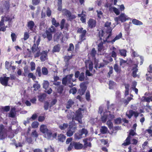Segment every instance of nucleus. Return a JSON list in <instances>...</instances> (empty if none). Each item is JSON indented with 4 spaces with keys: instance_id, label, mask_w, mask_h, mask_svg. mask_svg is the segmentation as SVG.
Returning a JSON list of instances; mask_svg holds the SVG:
<instances>
[{
    "instance_id": "f257e3e1",
    "label": "nucleus",
    "mask_w": 152,
    "mask_h": 152,
    "mask_svg": "<svg viewBox=\"0 0 152 152\" xmlns=\"http://www.w3.org/2000/svg\"><path fill=\"white\" fill-rule=\"evenodd\" d=\"M99 113L101 115V120L103 122H105L107 119L110 120L114 117V115L110 114V111L107 112L106 110L103 109L102 107H99Z\"/></svg>"
},
{
    "instance_id": "f03ea898",
    "label": "nucleus",
    "mask_w": 152,
    "mask_h": 152,
    "mask_svg": "<svg viewBox=\"0 0 152 152\" xmlns=\"http://www.w3.org/2000/svg\"><path fill=\"white\" fill-rule=\"evenodd\" d=\"M111 23L109 22H107L104 25V29L106 31V32L109 34L107 37L105 39L104 38L103 40L104 42H110V41L107 40L108 39L111 35V31L112 28L110 26Z\"/></svg>"
},
{
    "instance_id": "7ed1b4c3",
    "label": "nucleus",
    "mask_w": 152,
    "mask_h": 152,
    "mask_svg": "<svg viewBox=\"0 0 152 152\" xmlns=\"http://www.w3.org/2000/svg\"><path fill=\"white\" fill-rule=\"evenodd\" d=\"M40 130L41 132L45 134L46 137L49 139H50L52 135V132L50 130L48 129L46 125L44 124L41 125L40 128Z\"/></svg>"
},
{
    "instance_id": "20e7f679",
    "label": "nucleus",
    "mask_w": 152,
    "mask_h": 152,
    "mask_svg": "<svg viewBox=\"0 0 152 152\" xmlns=\"http://www.w3.org/2000/svg\"><path fill=\"white\" fill-rule=\"evenodd\" d=\"M88 133L87 130L85 129H83L80 130L77 133L74 135L75 139L76 140H79L83 137L86 136Z\"/></svg>"
},
{
    "instance_id": "39448f33",
    "label": "nucleus",
    "mask_w": 152,
    "mask_h": 152,
    "mask_svg": "<svg viewBox=\"0 0 152 152\" xmlns=\"http://www.w3.org/2000/svg\"><path fill=\"white\" fill-rule=\"evenodd\" d=\"M129 19L131 20H132L131 19L128 17V16L124 13H121L119 16L115 18V20L117 22L118 21H120L122 22H124L127 20H129Z\"/></svg>"
},
{
    "instance_id": "423d86ee",
    "label": "nucleus",
    "mask_w": 152,
    "mask_h": 152,
    "mask_svg": "<svg viewBox=\"0 0 152 152\" xmlns=\"http://www.w3.org/2000/svg\"><path fill=\"white\" fill-rule=\"evenodd\" d=\"M77 33L80 34V38L81 41L86 39V34L87 33L86 30L84 29L83 28H78L77 30Z\"/></svg>"
},
{
    "instance_id": "0eeeda50",
    "label": "nucleus",
    "mask_w": 152,
    "mask_h": 152,
    "mask_svg": "<svg viewBox=\"0 0 152 152\" xmlns=\"http://www.w3.org/2000/svg\"><path fill=\"white\" fill-rule=\"evenodd\" d=\"M81 110L83 111L80 108H79L78 110H77L76 112V115L75 117V118H72V120L75 119L78 121L79 123L82 124V118L83 117V115L82 114V112Z\"/></svg>"
},
{
    "instance_id": "6e6552de",
    "label": "nucleus",
    "mask_w": 152,
    "mask_h": 152,
    "mask_svg": "<svg viewBox=\"0 0 152 152\" xmlns=\"http://www.w3.org/2000/svg\"><path fill=\"white\" fill-rule=\"evenodd\" d=\"M63 12L69 20H71L76 18L75 15H72L70 11L66 9L63 10Z\"/></svg>"
},
{
    "instance_id": "1a4fd4ad",
    "label": "nucleus",
    "mask_w": 152,
    "mask_h": 152,
    "mask_svg": "<svg viewBox=\"0 0 152 152\" xmlns=\"http://www.w3.org/2000/svg\"><path fill=\"white\" fill-rule=\"evenodd\" d=\"M76 129V127L75 125H69V129L66 132L67 136L68 137L72 136L74 133L75 132Z\"/></svg>"
},
{
    "instance_id": "9d476101",
    "label": "nucleus",
    "mask_w": 152,
    "mask_h": 152,
    "mask_svg": "<svg viewBox=\"0 0 152 152\" xmlns=\"http://www.w3.org/2000/svg\"><path fill=\"white\" fill-rule=\"evenodd\" d=\"M88 83L87 82H86L82 83L80 84V88L79 90V92L81 95H83L84 94L87 88L86 84H87Z\"/></svg>"
},
{
    "instance_id": "9b49d317",
    "label": "nucleus",
    "mask_w": 152,
    "mask_h": 152,
    "mask_svg": "<svg viewBox=\"0 0 152 152\" xmlns=\"http://www.w3.org/2000/svg\"><path fill=\"white\" fill-rule=\"evenodd\" d=\"M7 136L4 131V126L2 125H0V140H3Z\"/></svg>"
},
{
    "instance_id": "f8f14e48",
    "label": "nucleus",
    "mask_w": 152,
    "mask_h": 152,
    "mask_svg": "<svg viewBox=\"0 0 152 152\" xmlns=\"http://www.w3.org/2000/svg\"><path fill=\"white\" fill-rule=\"evenodd\" d=\"M138 113L137 112L134 111L132 110L128 111L126 113V115L129 118H130L133 115L135 117H137L138 116Z\"/></svg>"
},
{
    "instance_id": "ddd939ff",
    "label": "nucleus",
    "mask_w": 152,
    "mask_h": 152,
    "mask_svg": "<svg viewBox=\"0 0 152 152\" xmlns=\"http://www.w3.org/2000/svg\"><path fill=\"white\" fill-rule=\"evenodd\" d=\"M9 77H0V81L1 84L3 86H7V85L8 81L9 79Z\"/></svg>"
},
{
    "instance_id": "4468645a",
    "label": "nucleus",
    "mask_w": 152,
    "mask_h": 152,
    "mask_svg": "<svg viewBox=\"0 0 152 152\" xmlns=\"http://www.w3.org/2000/svg\"><path fill=\"white\" fill-rule=\"evenodd\" d=\"M63 38V35L61 32H58L56 33L53 37V38L54 41H58L59 39L62 40Z\"/></svg>"
},
{
    "instance_id": "2eb2a0df",
    "label": "nucleus",
    "mask_w": 152,
    "mask_h": 152,
    "mask_svg": "<svg viewBox=\"0 0 152 152\" xmlns=\"http://www.w3.org/2000/svg\"><path fill=\"white\" fill-rule=\"evenodd\" d=\"M40 60L42 61H44L47 59V52L43 51L41 53Z\"/></svg>"
},
{
    "instance_id": "dca6fc26",
    "label": "nucleus",
    "mask_w": 152,
    "mask_h": 152,
    "mask_svg": "<svg viewBox=\"0 0 152 152\" xmlns=\"http://www.w3.org/2000/svg\"><path fill=\"white\" fill-rule=\"evenodd\" d=\"M43 36L44 38L47 37L49 41L51 40L52 38V34L47 30L46 31L45 34H43Z\"/></svg>"
},
{
    "instance_id": "f3484780",
    "label": "nucleus",
    "mask_w": 152,
    "mask_h": 152,
    "mask_svg": "<svg viewBox=\"0 0 152 152\" xmlns=\"http://www.w3.org/2000/svg\"><path fill=\"white\" fill-rule=\"evenodd\" d=\"M96 22L95 20L92 19H90L88 22V26L90 28L95 27Z\"/></svg>"
},
{
    "instance_id": "a211bd4d",
    "label": "nucleus",
    "mask_w": 152,
    "mask_h": 152,
    "mask_svg": "<svg viewBox=\"0 0 152 152\" xmlns=\"http://www.w3.org/2000/svg\"><path fill=\"white\" fill-rule=\"evenodd\" d=\"M16 114L15 109V107H13L11 108L10 112L9 113L8 116L10 117L14 118Z\"/></svg>"
},
{
    "instance_id": "6ab92c4d",
    "label": "nucleus",
    "mask_w": 152,
    "mask_h": 152,
    "mask_svg": "<svg viewBox=\"0 0 152 152\" xmlns=\"http://www.w3.org/2000/svg\"><path fill=\"white\" fill-rule=\"evenodd\" d=\"M141 101L143 102H149L150 101H152V96L146 97L143 96L141 98Z\"/></svg>"
},
{
    "instance_id": "aec40b11",
    "label": "nucleus",
    "mask_w": 152,
    "mask_h": 152,
    "mask_svg": "<svg viewBox=\"0 0 152 152\" xmlns=\"http://www.w3.org/2000/svg\"><path fill=\"white\" fill-rule=\"evenodd\" d=\"M34 25L35 24L34 22L32 20H30L28 22L27 26L31 31L33 30Z\"/></svg>"
},
{
    "instance_id": "412c9836",
    "label": "nucleus",
    "mask_w": 152,
    "mask_h": 152,
    "mask_svg": "<svg viewBox=\"0 0 152 152\" xmlns=\"http://www.w3.org/2000/svg\"><path fill=\"white\" fill-rule=\"evenodd\" d=\"M115 71L117 73H120L121 72V67L117 64H115L114 66Z\"/></svg>"
},
{
    "instance_id": "4be33fe9",
    "label": "nucleus",
    "mask_w": 152,
    "mask_h": 152,
    "mask_svg": "<svg viewBox=\"0 0 152 152\" xmlns=\"http://www.w3.org/2000/svg\"><path fill=\"white\" fill-rule=\"evenodd\" d=\"M131 139L130 136H129L124 141V143L122 144V145L124 146H126L130 144H131Z\"/></svg>"
},
{
    "instance_id": "5701e85b",
    "label": "nucleus",
    "mask_w": 152,
    "mask_h": 152,
    "mask_svg": "<svg viewBox=\"0 0 152 152\" xmlns=\"http://www.w3.org/2000/svg\"><path fill=\"white\" fill-rule=\"evenodd\" d=\"M60 45L59 44H57L54 46L52 50L53 52V53L59 52L60 51Z\"/></svg>"
},
{
    "instance_id": "b1692460",
    "label": "nucleus",
    "mask_w": 152,
    "mask_h": 152,
    "mask_svg": "<svg viewBox=\"0 0 152 152\" xmlns=\"http://www.w3.org/2000/svg\"><path fill=\"white\" fill-rule=\"evenodd\" d=\"M132 23L136 25H142V23L139 20L134 19L132 20Z\"/></svg>"
},
{
    "instance_id": "393cba45",
    "label": "nucleus",
    "mask_w": 152,
    "mask_h": 152,
    "mask_svg": "<svg viewBox=\"0 0 152 152\" xmlns=\"http://www.w3.org/2000/svg\"><path fill=\"white\" fill-rule=\"evenodd\" d=\"M66 139V136L63 134H60L58 136V140L61 142H63Z\"/></svg>"
},
{
    "instance_id": "a878e982",
    "label": "nucleus",
    "mask_w": 152,
    "mask_h": 152,
    "mask_svg": "<svg viewBox=\"0 0 152 152\" xmlns=\"http://www.w3.org/2000/svg\"><path fill=\"white\" fill-rule=\"evenodd\" d=\"M138 63H137V64H136L134 65V66L132 69V74L133 76H137L136 75V72L138 71V69L137 68V65Z\"/></svg>"
},
{
    "instance_id": "bb28decb",
    "label": "nucleus",
    "mask_w": 152,
    "mask_h": 152,
    "mask_svg": "<svg viewBox=\"0 0 152 152\" xmlns=\"http://www.w3.org/2000/svg\"><path fill=\"white\" fill-rule=\"evenodd\" d=\"M120 55L124 57L126 56L127 50L124 49H119V50Z\"/></svg>"
},
{
    "instance_id": "cd10ccee",
    "label": "nucleus",
    "mask_w": 152,
    "mask_h": 152,
    "mask_svg": "<svg viewBox=\"0 0 152 152\" xmlns=\"http://www.w3.org/2000/svg\"><path fill=\"white\" fill-rule=\"evenodd\" d=\"M74 147L76 149H80L83 148V145L79 143L74 142Z\"/></svg>"
},
{
    "instance_id": "c85d7f7f",
    "label": "nucleus",
    "mask_w": 152,
    "mask_h": 152,
    "mask_svg": "<svg viewBox=\"0 0 152 152\" xmlns=\"http://www.w3.org/2000/svg\"><path fill=\"white\" fill-rule=\"evenodd\" d=\"M110 12H114L117 15H119L120 14V11L118 9L115 7H112Z\"/></svg>"
},
{
    "instance_id": "c756f323",
    "label": "nucleus",
    "mask_w": 152,
    "mask_h": 152,
    "mask_svg": "<svg viewBox=\"0 0 152 152\" xmlns=\"http://www.w3.org/2000/svg\"><path fill=\"white\" fill-rule=\"evenodd\" d=\"M51 22L52 25L56 27H57L59 26V23L57 22L56 20L54 18H52Z\"/></svg>"
},
{
    "instance_id": "7c9ffc66",
    "label": "nucleus",
    "mask_w": 152,
    "mask_h": 152,
    "mask_svg": "<svg viewBox=\"0 0 152 152\" xmlns=\"http://www.w3.org/2000/svg\"><path fill=\"white\" fill-rule=\"evenodd\" d=\"M122 37V34L120 32L117 35L116 37L111 41L112 43H113L116 40L119 39L121 38Z\"/></svg>"
},
{
    "instance_id": "2f4dec72",
    "label": "nucleus",
    "mask_w": 152,
    "mask_h": 152,
    "mask_svg": "<svg viewBox=\"0 0 152 152\" xmlns=\"http://www.w3.org/2000/svg\"><path fill=\"white\" fill-rule=\"evenodd\" d=\"M74 103V102L71 99L69 100L67 102L66 108L67 109L70 108L73 104Z\"/></svg>"
},
{
    "instance_id": "473e14b6",
    "label": "nucleus",
    "mask_w": 152,
    "mask_h": 152,
    "mask_svg": "<svg viewBox=\"0 0 152 152\" xmlns=\"http://www.w3.org/2000/svg\"><path fill=\"white\" fill-rule=\"evenodd\" d=\"M62 0H58L57 3L58 10L59 11H61L62 10Z\"/></svg>"
},
{
    "instance_id": "72a5a7b5",
    "label": "nucleus",
    "mask_w": 152,
    "mask_h": 152,
    "mask_svg": "<svg viewBox=\"0 0 152 152\" xmlns=\"http://www.w3.org/2000/svg\"><path fill=\"white\" fill-rule=\"evenodd\" d=\"M46 96L45 94H40L38 96L39 100L40 102H42Z\"/></svg>"
},
{
    "instance_id": "f704fd0d",
    "label": "nucleus",
    "mask_w": 152,
    "mask_h": 152,
    "mask_svg": "<svg viewBox=\"0 0 152 152\" xmlns=\"http://www.w3.org/2000/svg\"><path fill=\"white\" fill-rule=\"evenodd\" d=\"M116 83L113 81L110 80L109 83V88L110 89H113L115 86Z\"/></svg>"
},
{
    "instance_id": "c9c22d12",
    "label": "nucleus",
    "mask_w": 152,
    "mask_h": 152,
    "mask_svg": "<svg viewBox=\"0 0 152 152\" xmlns=\"http://www.w3.org/2000/svg\"><path fill=\"white\" fill-rule=\"evenodd\" d=\"M68 126V124L66 123H64L63 124H61L59 126V128L61 130H64Z\"/></svg>"
},
{
    "instance_id": "e433bc0d",
    "label": "nucleus",
    "mask_w": 152,
    "mask_h": 152,
    "mask_svg": "<svg viewBox=\"0 0 152 152\" xmlns=\"http://www.w3.org/2000/svg\"><path fill=\"white\" fill-rule=\"evenodd\" d=\"M107 128L104 126H102L100 129V131L103 134L106 133H107Z\"/></svg>"
},
{
    "instance_id": "4c0bfd02",
    "label": "nucleus",
    "mask_w": 152,
    "mask_h": 152,
    "mask_svg": "<svg viewBox=\"0 0 152 152\" xmlns=\"http://www.w3.org/2000/svg\"><path fill=\"white\" fill-rule=\"evenodd\" d=\"M42 72L44 75H47L48 73V71L47 69L45 67H43L42 69Z\"/></svg>"
},
{
    "instance_id": "58836bf2",
    "label": "nucleus",
    "mask_w": 152,
    "mask_h": 152,
    "mask_svg": "<svg viewBox=\"0 0 152 152\" xmlns=\"http://www.w3.org/2000/svg\"><path fill=\"white\" fill-rule=\"evenodd\" d=\"M38 46L35 43L33 45V46L32 47V50L33 52H35L39 50Z\"/></svg>"
},
{
    "instance_id": "ea45409f",
    "label": "nucleus",
    "mask_w": 152,
    "mask_h": 152,
    "mask_svg": "<svg viewBox=\"0 0 152 152\" xmlns=\"http://www.w3.org/2000/svg\"><path fill=\"white\" fill-rule=\"evenodd\" d=\"M36 75H38L39 76H41V68L39 66H38L37 67L36 70Z\"/></svg>"
},
{
    "instance_id": "a19ab883",
    "label": "nucleus",
    "mask_w": 152,
    "mask_h": 152,
    "mask_svg": "<svg viewBox=\"0 0 152 152\" xmlns=\"http://www.w3.org/2000/svg\"><path fill=\"white\" fill-rule=\"evenodd\" d=\"M49 85V84L48 81H45L44 82L43 84V87L45 89L46 91L47 90V89L48 88Z\"/></svg>"
},
{
    "instance_id": "79ce46f5",
    "label": "nucleus",
    "mask_w": 152,
    "mask_h": 152,
    "mask_svg": "<svg viewBox=\"0 0 152 152\" xmlns=\"http://www.w3.org/2000/svg\"><path fill=\"white\" fill-rule=\"evenodd\" d=\"M39 123L37 121H34L32 123L31 126L33 128H37L39 126Z\"/></svg>"
},
{
    "instance_id": "37998d69",
    "label": "nucleus",
    "mask_w": 152,
    "mask_h": 152,
    "mask_svg": "<svg viewBox=\"0 0 152 152\" xmlns=\"http://www.w3.org/2000/svg\"><path fill=\"white\" fill-rule=\"evenodd\" d=\"M96 12L97 13L98 17L99 18H101L103 15V12L102 11L98 10H96Z\"/></svg>"
},
{
    "instance_id": "c03bdc74",
    "label": "nucleus",
    "mask_w": 152,
    "mask_h": 152,
    "mask_svg": "<svg viewBox=\"0 0 152 152\" xmlns=\"http://www.w3.org/2000/svg\"><path fill=\"white\" fill-rule=\"evenodd\" d=\"M4 21H11L12 20V19L10 18L8 16H5L3 17L2 19Z\"/></svg>"
},
{
    "instance_id": "a18cd8bd",
    "label": "nucleus",
    "mask_w": 152,
    "mask_h": 152,
    "mask_svg": "<svg viewBox=\"0 0 152 152\" xmlns=\"http://www.w3.org/2000/svg\"><path fill=\"white\" fill-rule=\"evenodd\" d=\"M84 142V145L85 147H91V144L90 142L88 143L87 140L86 139H84L83 140Z\"/></svg>"
},
{
    "instance_id": "49530a36",
    "label": "nucleus",
    "mask_w": 152,
    "mask_h": 152,
    "mask_svg": "<svg viewBox=\"0 0 152 152\" xmlns=\"http://www.w3.org/2000/svg\"><path fill=\"white\" fill-rule=\"evenodd\" d=\"M31 69V71L34 70L35 69V64L33 62H31L30 63Z\"/></svg>"
},
{
    "instance_id": "de8ad7c7",
    "label": "nucleus",
    "mask_w": 152,
    "mask_h": 152,
    "mask_svg": "<svg viewBox=\"0 0 152 152\" xmlns=\"http://www.w3.org/2000/svg\"><path fill=\"white\" fill-rule=\"evenodd\" d=\"M57 89V91L58 93H61L63 90V87L62 86H59L57 87H56Z\"/></svg>"
},
{
    "instance_id": "09e8293b",
    "label": "nucleus",
    "mask_w": 152,
    "mask_h": 152,
    "mask_svg": "<svg viewBox=\"0 0 152 152\" xmlns=\"http://www.w3.org/2000/svg\"><path fill=\"white\" fill-rule=\"evenodd\" d=\"M6 10H7L9 9L10 7V2L9 1H5L4 3Z\"/></svg>"
},
{
    "instance_id": "8fccbe9b",
    "label": "nucleus",
    "mask_w": 152,
    "mask_h": 152,
    "mask_svg": "<svg viewBox=\"0 0 152 152\" xmlns=\"http://www.w3.org/2000/svg\"><path fill=\"white\" fill-rule=\"evenodd\" d=\"M104 7L109 9V11L110 12V10L112 9V8L113 6L110 3H107L104 5Z\"/></svg>"
},
{
    "instance_id": "3c124183",
    "label": "nucleus",
    "mask_w": 152,
    "mask_h": 152,
    "mask_svg": "<svg viewBox=\"0 0 152 152\" xmlns=\"http://www.w3.org/2000/svg\"><path fill=\"white\" fill-rule=\"evenodd\" d=\"M77 78L79 77V79L80 81L86 80H88L87 77H75Z\"/></svg>"
},
{
    "instance_id": "603ef678",
    "label": "nucleus",
    "mask_w": 152,
    "mask_h": 152,
    "mask_svg": "<svg viewBox=\"0 0 152 152\" xmlns=\"http://www.w3.org/2000/svg\"><path fill=\"white\" fill-rule=\"evenodd\" d=\"M29 33L28 32H25L24 35V40H26L29 38Z\"/></svg>"
},
{
    "instance_id": "864d4df0",
    "label": "nucleus",
    "mask_w": 152,
    "mask_h": 152,
    "mask_svg": "<svg viewBox=\"0 0 152 152\" xmlns=\"http://www.w3.org/2000/svg\"><path fill=\"white\" fill-rule=\"evenodd\" d=\"M65 20L64 19H63L61 20L60 23V28L61 29L63 28L64 26V25L65 23Z\"/></svg>"
},
{
    "instance_id": "5fc2aeb1",
    "label": "nucleus",
    "mask_w": 152,
    "mask_h": 152,
    "mask_svg": "<svg viewBox=\"0 0 152 152\" xmlns=\"http://www.w3.org/2000/svg\"><path fill=\"white\" fill-rule=\"evenodd\" d=\"M103 43L101 42L100 43H99L98 45V51H100L102 50L103 48Z\"/></svg>"
},
{
    "instance_id": "6e6d98bb",
    "label": "nucleus",
    "mask_w": 152,
    "mask_h": 152,
    "mask_svg": "<svg viewBox=\"0 0 152 152\" xmlns=\"http://www.w3.org/2000/svg\"><path fill=\"white\" fill-rule=\"evenodd\" d=\"M45 152H53L54 150L51 146H50L47 148H45Z\"/></svg>"
},
{
    "instance_id": "4d7b16f0",
    "label": "nucleus",
    "mask_w": 152,
    "mask_h": 152,
    "mask_svg": "<svg viewBox=\"0 0 152 152\" xmlns=\"http://www.w3.org/2000/svg\"><path fill=\"white\" fill-rule=\"evenodd\" d=\"M115 122L116 124H119L121 122V119L120 118H118L115 120Z\"/></svg>"
},
{
    "instance_id": "13d9d810",
    "label": "nucleus",
    "mask_w": 152,
    "mask_h": 152,
    "mask_svg": "<svg viewBox=\"0 0 152 152\" xmlns=\"http://www.w3.org/2000/svg\"><path fill=\"white\" fill-rule=\"evenodd\" d=\"M120 65L121 66L123 65V64H124L127 62L126 61L124 60L122 58H120Z\"/></svg>"
},
{
    "instance_id": "bf43d9fd",
    "label": "nucleus",
    "mask_w": 152,
    "mask_h": 152,
    "mask_svg": "<svg viewBox=\"0 0 152 152\" xmlns=\"http://www.w3.org/2000/svg\"><path fill=\"white\" fill-rule=\"evenodd\" d=\"M67 77H65L62 79V83L64 85H66L67 83H68V82H69V81L67 80Z\"/></svg>"
},
{
    "instance_id": "052dcab7",
    "label": "nucleus",
    "mask_w": 152,
    "mask_h": 152,
    "mask_svg": "<svg viewBox=\"0 0 152 152\" xmlns=\"http://www.w3.org/2000/svg\"><path fill=\"white\" fill-rule=\"evenodd\" d=\"M107 124L110 129L112 127L113 124L110 120H109L107 122Z\"/></svg>"
},
{
    "instance_id": "680f3d73",
    "label": "nucleus",
    "mask_w": 152,
    "mask_h": 152,
    "mask_svg": "<svg viewBox=\"0 0 152 152\" xmlns=\"http://www.w3.org/2000/svg\"><path fill=\"white\" fill-rule=\"evenodd\" d=\"M33 87L34 88V90L36 91L40 88V85L37 83H36L33 85Z\"/></svg>"
},
{
    "instance_id": "e2e57ef3",
    "label": "nucleus",
    "mask_w": 152,
    "mask_h": 152,
    "mask_svg": "<svg viewBox=\"0 0 152 152\" xmlns=\"http://www.w3.org/2000/svg\"><path fill=\"white\" fill-rule=\"evenodd\" d=\"M96 51L95 50V48H93L92 50L91 51V55L93 57H94L95 56L96 54Z\"/></svg>"
},
{
    "instance_id": "0e129e2a",
    "label": "nucleus",
    "mask_w": 152,
    "mask_h": 152,
    "mask_svg": "<svg viewBox=\"0 0 152 152\" xmlns=\"http://www.w3.org/2000/svg\"><path fill=\"white\" fill-rule=\"evenodd\" d=\"M69 92L70 93H72L73 94H75L77 92V90L76 88L74 87L72 88L70 90Z\"/></svg>"
},
{
    "instance_id": "69168bd1",
    "label": "nucleus",
    "mask_w": 152,
    "mask_h": 152,
    "mask_svg": "<svg viewBox=\"0 0 152 152\" xmlns=\"http://www.w3.org/2000/svg\"><path fill=\"white\" fill-rule=\"evenodd\" d=\"M85 16V15L84 14L80 18V20L83 23H85L86 22Z\"/></svg>"
},
{
    "instance_id": "338daca9",
    "label": "nucleus",
    "mask_w": 152,
    "mask_h": 152,
    "mask_svg": "<svg viewBox=\"0 0 152 152\" xmlns=\"http://www.w3.org/2000/svg\"><path fill=\"white\" fill-rule=\"evenodd\" d=\"M74 49V46L73 44L72 43H71L69 44V47L68 49V51H72Z\"/></svg>"
},
{
    "instance_id": "774afa93",
    "label": "nucleus",
    "mask_w": 152,
    "mask_h": 152,
    "mask_svg": "<svg viewBox=\"0 0 152 152\" xmlns=\"http://www.w3.org/2000/svg\"><path fill=\"white\" fill-rule=\"evenodd\" d=\"M31 135L32 136L35 137H37L38 136V134L35 130L34 131L32 132Z\"/></svg>"
}]
</instances>
